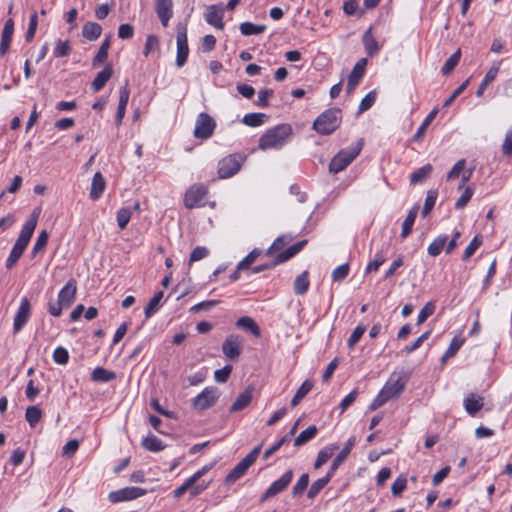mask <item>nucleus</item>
<instances>
[{"mask_svg": "<svg viewBox=\"0 0 512 512\" xmlns=\"http://www.w3.org/2000/svg\"><path fill=\"white\" fill-rule=\"evenodd\" d=\"M71 50H72L71 49V45H70V42L68 40L62 41V40L59 39L55 43L53 54L57 58L65 57V56H68L71 53Z\"/></svg>", "mask_w": 512, "mask_h": 512, "instance_id": "864d4df0", "label": "nucleus"}, {"mask_svg": "<svg viewBox=\"0 0 512 512\" xmlns=\"http://www.w3.org/2000/svg\"><path fill=\"white\" fill-rule=\"evenodd\" d=\"M208 190L206 186L202 184L192 185L185 193L184 205L188 209L200 206L204 198L206 197Z\"/></svg>", "mask_w": 512, "mask_h": 512, "instance_id": "ddd939ff", "label": "nucleus"}, {"mask_svg": "<svg viewBox=\"0 0 512 512\" xmlns=\"http://www.w3.org/2000/svg\"><path fill=\"white\" fill-rule=\"evenodd\" d=\"M252 392L253 388L251 387L245 389L231 405L230 412H238L246 408L252 400Z\"/></svg>", "mask_w": 512, "mask_h": 512, "instance_id": "bb28decb", "label": "nucleus"}, {"mask_svg": "<svg viewBox=\"0 0 512 512\" xmlns=\"http://www.w3.org/2000/svg\"><path fill=\"white\" fill-rule=\"evenodd\" d=\"M163 296V291H159L149 300L147 306L144 309L146 318H150L156 312Z\"/></svg>", "mask_w": 512, "mask_h": 512, "instance_id": "de8ad7c7", "label": "nucleus"}, {"mask_svg": "<svg viewBox=\"0 0 512 512\" xmlns=\"http://www.w3.org/2000/svg\"><path fill=\"white\" fill-rule=\"evenodd\" d=\"M362 41H363L365 50L370 57H373L374 55H376L379 52L380 46L372 34V28H369L364 33V35L362 37Z\"/></svg>", "mask_w": 512, "mask_h": 512, "instance_id": "cd10ccee", "label": "nucleus"}, {"mask_svg": "<svg viewBox=\"0 0 512 512\" xmlns=\"http://www.w3.org/2000/svg\"><path fill=\"white\" fill-rule=\"evenodd\" d=\"M215 127L214 119L209 114L202 112L196 119L194 136L197 139H209L213 135Z\"/></svg>", "mask_w": 512, "mask_h": 512, "instance_id": "1a4fd4ad", "label": "nucleus"}, {"mask_svg": "<svg viewBox=\"0 0 512 512\" xmlns=\"http://www.w3.org/2000/svg\"><path fill=\"white\" fill-rule=\"evenodd\" d=\"M465 166V159H460L459 161H457L456 164L452 167V169L447 173V180L450 181L458 178L464 171Z\"/></svg>", "mask_w": 512, "mask_h": 512, "instance_id": "69168bd1", "label": "nucleus"}, {"mask_svg": "<svg viewBox=\"0 0 512 512\" xmlns=\"http://www.w3.org/2000/svg\"><path fill=\"white\" fill-rule=\"evenodd\" d=\"M482 245V238L479 235H476L469 245L466 247L462 260L467 261L470 257L473 256V254L476 252V250Z\"/></svg>", "mask_w": 512, "mask_h": 512, "instance_id": "6e6d98bb", "label": "nucleus"}, {"mask_svg": "<svg viewBox=\"0 0 512 512\" xmlns=\"http://www.w3.org/2000/svg\"><path fill=\"white\" fill-rule=\"evenodd\" d=\"M309 484V475L307 473H304L300 476L296 484L293 486L292 489V496L298 497L301 496L304 491L307 489Z\"/></svg>", "mask_w": 512, "mask_h": 512, "instance_id": "603ef678", "label": "nucleus"}, {"mask_svg": "<svg viewBox=\"0 0 512 512\" xmlns=\"http://www.w3.org/2000/svg\"><path fill=\"white\" fill-rule=\"evenodd\" d=\"M415 219H416V212L410 211L402 223V232H401L402 238H405L410 234L413 224L415 222Z\"/></svg>", "mask_w": 512, "mask_h": 512, "instance_id": "e2e57ef3", "label": "nucleus"}, {"mask_svg": "<svg viewBox=\"0 0 512 512\" xmlns=\"http://www.w3.org/2000/svg\"><path fill=\"white\" fill-rule=\"evenodd\" d=\"M236 326L249 331L255 337H260V328L251 317L243 316L239 318L236 322Z\"/></svg>", "mask_w": 512, "mask_h": 512, "instance_id": "473e14b6", "label": "nucleus"}, {"mask_svg": "<svg viewBox=\"0 0 512 512\" xmlns=\"http://www.w3.org/2000/svg\"><path fill=\"white\" fill-rule=\"evenodd\" d=\"M437 197H438L437 190L431 189L427 192L424 206H423V209L421 212L423 217H426L433 210L436 200H437Z\"/></svg>", "mask_w": 512, "mask_h": 512, "instance_id": "49530a36", "label": "nucleus"}, {"mask_svg": "<svg viewBox=\"0 0 512 512\" xmlns=\"http://www.w3.org/2000/svg\"><path fill=\"white\" fill-rule=\"evenodd\" d=\"M408 380L409 374L405 371L393 372L386 381V401L398 398L403 392Z\"/></svg>", "mask_w": 512, "mask_h": 512, "instance_id": "6e6552de", "label": "nucleus"}, {"mask_svg": "<svg viewBox=\"0 0 512 512\" xmlns=\"http://www.w3.org/2000/svg\"><path fill=\"white\" fill-rule=\"evenodd\" d=\"M317 432L318 428L315 425H310L294 439V446L300 447L305 445L317 435Z\"/></svg>", "mask_w": 512, "mask_h": 512, "instance_id": "f704fd0d", "label": "nucleus"}, {"mask_svg": "<svg viewBox=\"0 0 512 512\" xmlns=\"http://www.w3.org/2000/svg\"><path fill=\"white\" fill-rule=\"evenodd\" d=\"M448 236L447 235H440L438 236L429 246H428V254L430 256L436 257L438 256L445 244L447 243Z\"/></svg>", "mask_w": 512, "mask_h": 512, "instance_id": "37998d69", "label": "nucleus"}, {"mask_svg": "<svg viewBox=\"0 0 512 512\" xmlns=\"http://www.w3.org/2000/svg\"><path fill=\"white\" fill-rule=\"evenodd\" d=\"M407 485V478L400 475L391 485V492L394 496H399L405 490Z\"/></svg>", "mask_w": 512, "mask_h": 512, "instance_id": "338daca9", "label": "nucleus"}, {"mask_svg": "<svg viewBox=\"0 0 512 512\" xmlns=\"http://www.w3.org/2000/svg\"><path fill=\"white\" fill-rule=\"evenodd\" d=\"M246 160V155L242 153L230 154L218 163V175L220 178L225 179L235 175L241 168Z\"/></svg>", "mask_w": 512, "mask_h": 512, "instance_id": "0eeeda50", "label": "nucleus"}, {"mask_svg": "<svg viewBox=\"0 0 512 512\" xmlns=\"http://www.w3.org/2000/svg\"><path fill=\"white\" fill-rule=\"evenodd\" d=\"M13 32H14V21H13V19L10 18L5 22V25H4V28L2 31L1 43H0L1 56H4L7 53V51L9 50V47H10V44L12 41Z\"/></svg>", "mask_w": 512, "mask_h": 512, "instance_id": "b1692460", "label": "nucleus"}, {"mask_svg": "<svg viewBox=\"0 0 512 512\" xmlns=\"http://www.w3.org/2000/svg\"><path fill=\"white\" fill-rule=\"evenodd\" d=\"M356 444V438L354 436L350 437L347 442L345 443V446L343 449L338 453V455L334 458L329 472L330 474H333L336 472V470L339 468V466L347 459L348 455L350 454L352 448Z\"/></svg>", "mask_w": 512, "mask_h": 512, "instance_id": "4be33fe9", "label": "nucleus"}, {"mask_svg": "<svg viewBox=\"0 0 512 512\" xmlns=\"http://www.w3.org/2000/svg\"><path fill=\"white\" fill-rule=\"evenodd\" d=\"M338 448V445L331 444L321 449L314 463V468H321L334 455L335 451L338 450Z\"/></svg>", "mask_w": 512, "mask_h": 512, "instance_id": "7c9ffc66", "label": "nucleus"}, {"mask_svg": "<svg viewBox=\"0 0 512 512\" xmlns=\"http://www.w3.org/2000/svg\"><path fill=\"white\" fill-rule=\"evenodd\" d=\"M106 187V181L103 175L100 172H96L93 176L91 189H90V198L92 200H97L101 197Z\"/></svg>", "mask_w": 512, "mask_h": 512, "instance_id": "393cba45", "label": "nucleus"}, {"mask_svg": "<svg viewBox=\"0 0 512 512\" xmlns=\"http://www.w3.org/2000/svg\"><path fill=\"white\" fill-rule=\"evenodd\" d=\"M473 194H474V189L470 186H467L465 188L464 192L462 193V195L457 199V201L455 203V209L461 210L464 207H466L468 202L471 200Z\"/></svg>", "mask_w": 512, "mask_h": 512, "instance_id": "052dcab7", "label": "nucleus"}, {"mask_svg": "<svg viewBox=\"0 0 512 512\" xmlns=\"http://www.w3.org/2000/svg\"><path fill=\"white\" fill-rule=\"evenodd\" d=\"M115 378V372L107 370L103 367H96L91 373V380L94 382H110Z\"/></svg>", "mask_w": 512, "mask_h": 512, "instance_id": "e433bc0d", "label": "nucleus"}, {"mask_svg": "<svg viewBox=\"0 0 512 512\" xmlns=\"http://www.w3.org/2000/svg\"><path fill=\"white\" fill-rule=\"evenodd\" d=\"M40 215V210L35 209L30 215L29 219L23 225L20 234L14 243L10 255L6 260V268L11 269L16 265L18 260L23 255L25 249L27 248L30 239L35 231L37 226L38 218Z\"/></svg>", "mask_w": 512, "mask_h": 512, "instance_id": "f257e3e1", "label": "nucleus"}, {"mask_svg": "<svg viewBox=\"0 0 512 512\" xmlns=\"http://www.w3.org/2000/svg\"><path fill=\"white\" fill-rule=\"evenodd\" d=\"M437 114V110H432L427 117L424 119L420 127L418 128L417 132L414 134L413 139L415 141H418L422 138V136L425 134L428 126L432 122V120L435 118Z\"/></svg>", "mask_w": 512, "mask_h": 512, "instance_id": "4d7b16f0", "label": "nucleus"}, {"mask_svg": "<svg viewBox=\"0 0 512 512\" xmlns=\"http://www.w3.org/2000/svg\"><path fill=\"white\" fill-rule=\"evenodd\" d=\"M261 250L254 248L246 257H244L237 265L238 270L248 269L255 260L260 256Z\"/></svg>", "mask_w": 512, "mask_h": 512, "instance_id": "3c124183", "label": "nucleus"}, {"mask_svg": "<svg viewBox=\"0 0 512 512\" xmlns=\"http://www.w3.org/2000/svg\"><path fill=\"white\" fill-rule=\"evenodd\" d=\"M102 33V27L96 22H86L82 28V36L88 41L97 40Z\"/></svg>", "mask_w": 512, "mask_h": 512, "instance_id": "c85d7f7f", "label": "nucleus"}, {"mask_svg": "<svg viewBox=\"0 0 512 512\" xmlns=\"http://www.w3.org/2000/svg\"><path fill=\"white\" fill-rule=\"evenodd\" d=\"M292 240V237L287 235H281L277 237L272 245L267 249L266 255L271 256L277 251H281L290 241Z\"/></svg>", "mask_w": 512, "mask_h": 512, "instance_id": "a18cd8bd", "label": "nucleus"}, {"mask_svg": "<svg viewBox=\"0 0 512 512\" xmlns=\"http://www.w3.org/2000/svg\"><path fill=\"white\" fill-rule=\"evenodd\" d=\"M173 2L172 0H155V11L158 18L161 21V24L164 27L168 26V22L172 17L173 11Z\"/></svg>", "mask_w": 512, "mask_h": 512, "instance_id": "6ab92c4d", "label": "nucleus"}, {"mask_svg": "<svg viewBox=\"0 0 512 512\" xmlns=\"http://www.w3.org/2000/svg\"><path fill=\"white\" fill-rule=\"evenodd\" d=\"M433 171V167L431 164H426L417 170H415L413 173L410 174L409 180L410 184L416 185L419 183L424 182L426 179H428Z\"/></svg>", "mask_w": 512, "mask_h": 512, "instance_id": "c756f323", "label": "nucleus"}, {"mask_svg": "<svg viewBox=\"0 0 512 512\" xmlns=\"http://www.w3.org/2000/svg\"><path fill=\"white\" fill-rule=\"evenodd\" d=\"M130 90L128 87V83L119 89V103L117 108V113L115 117L116 126H120L122 124L123 118L126 113V107L129 101Z\"/></svg>", "mask_w": 512, "mask_h": 512, "instance_id": "aec40b11", "label": "nucleus"}, {"mask_svg": "<svg viewBox=\"0 0 512 512\" xmlns=\"http://www.w3.org/2000/svg\"><path fill=\"white\" fill-rule=\"evenodd\" d=\"M377 97L376 91H370L360 102L359 105V113H362L368 109H370Z\"/></svg>", "mask_w": 512, "mask_h": 512, "instance_id": "774afa93", "label": "nucleus"}, {"mask_svg": "<svg viewBox=\"0 0 512 512\" xmlns=\"http://www.w3.org/2000/svg\"><path fill=\"white\" fill-rule=\"evenodd\" d=\"M113 68L111 64H107L102 71H100L92 82V88L95 92L100 91L112 77Z\"/></svg>", "mask_w": 512, "mask_h": 512, "instance_id": "a878e982", "label": "nucleus"}, {"mask_svg": "<svg viewBox=\"0 0 512 512\" xmlns=\"http://www.w3.org/2000/svg\"><path fill=\"white\" fill-rule=\"evenodd\" d=\"M461 59V50L458 49L456 52H454L444 63V65L441 68V73L444 76L449 75L452 73V71L455 69V67L458 65L459 61Z\"/></svg>", "mask_w": 512, "mask_h": 512, "instance_id": "79ce46f5", "label": "nucleus"}, {"mask_svg": "<svg viewBox=\"0 0 512 512\" xmlns=\"http://www.w3.org/2000/svg\"><path fill=\"white\" fill-rule=\"evenodd\" d=\"M76 280L70 279L66 285L60 290L58 301L66 308L69 307L75 300L76 296Z\"/></svg>", "mask_w": 512, "mask_h": 512, "instance_id": "412c9836", "label": "nucleus"}, {"mask_svg": "<svg viewBox=\"0 0 512 512\" xmlns=\"http://www.w3.org/2000/svg\"><path fill=\"white\" fill-rule=\"evenodd\" d=\"M341 119L342 111L340 109H327L316 118L313 129L321 135H330L340 126Z\"/></svg>", "mask_w": 512, "mask_h": 512, "instance_id": "7ed1b4c3", "label": "nucleus"}, {"mask_svg": "<svg viewBox=\"0 0 512 512\" xmlns=\"http://www.w3.org/2000/svg\"><path fill=\"white\" fill-rule=\"evenodd\" d=\"M204 17L209 25L219 30L224 29V8L221 4L208 6Z\"/></svg>", "mask_w": 512, "mask_h": 512, "instance_id": "f3484780", "label": "nucleus"}, {"mask_svg": "<svg viewBox=\"0 0 512 512\" xmlns=\"http://www.w3.org/2000/svg\"><path fill=\"white\" fill-rule=\"evenodd\" d=\"M308 275V271H303L296 277L293 284L295 294L304 295L308 291L310 286Z\"/></svg>", "mask_w": 512, "mask_h": 512, "instance_id": "c9c22d12", "label": "nucleus"}, {"mask_svg": "<svg viewBox=\"0 0 512 512\" xmlns=\"http://www.w3.org/2000/svg\"><path fill=\"white\" fill-rule=\"evenodd\" d=\"M463 405L470 416H475L483 408L484 398L475 393H470L465 397Z\"/></svg>", "mask_w": 512, "mask_h": 512, "instance_id": "5701e85b", "label": "nucleus"}, {"mask_svg": "<svg viewBox=\"0 0 512 512\" xmlns=\"http://www.w3.org/2000/svg\"><path fill=\"white\" fill-rule=\"evenodd\" d=\"M218 398L219 392L216 387H206L193 399V407L199 411L209 409L215 405Z\"/></svg>", "mask_w": 512, "mask_h": 512, "instance_id": "f8f14e48", "label": "nucleus"}, {"mask_svg": "<svg viewBox=\"0 0 512 512\" xmlns=\"http://www.w3.org/2000/svg\"><path fill=\"white\" fill-rule=\"evenodd\" d=\"M463 343H464L463 338L454 337L452 339V341L450 342L448 349L444 353V355L442 357V361L445 362L447 359L454 357L457 354V352L459 351V349L461 348V346L463 345Z\"/></svg>", "mask_w": 512, "mask_h": 512, "instance_id": "09e8293b", "label": "nucleus"}, {"mask_svg": "<svg viewBox=\"0 0 512 512\" xmlns=\"http://www.w3.org/2000/svg\"><path fill=\"white\" fill-rule=\"evenodd\" d=\"M53 360L55 363L65 365L69 361V353L64 347H57L53 352Z\"/></svg>", "mask_w": 512, "mask_h": 512, "instance_id": "0e129e2a", "label": "nucleus"}, {"mask_svg": "<svg viewBox=\"0 0 512 512\" xmlns=\"http://www.w3.org/2000/svg\"><path fill=\"white\" fill-rule=\"evenodd\" d=\"M132 216L131 208L124 207L117 212V224L121 230H124Z\"/></svg>", "mask_w": 512, "mask_h": 512, "instance_id": "5fc2aeb1", "label": "nucleus"}, {"mask_svg": "<svg viewBox=\"0 0 512 512\" xmlns=\"http://www.w3.org/2000/svg\"><path fill=\"white\" fill-rule=\"evenodd\" d=\"M343 11L346 15L351 16L358 12L359 16L364 14V10L359 9L358 0H347L343 4Z\"/></svg>", "mask_w": 512, "mask_h": 512, "instance_id": "680f3d73", "label": "nucleus"}, {"mask_svg": "<svg viewBox=\"0 0 512 512\" xmlns=\"http://www.w3.org/2000/svg\"><path fill=\"white\" fill-rule=\"evenodd\" d=\"M435 309L436 305L434 302H427L418 314L417 325L424 323L434 313Z\"/></svg>", "mask_w": 512, "mask_h": 512, "instance_id": "13d9d810", "label": "nucleus"}, {"mask_svg": "<svg viewBox=\"0 0 512 512\" xmlns=\"http://www.w3.org/2000/svg\"><path fill=\"white\" fill-rule=\"evenodd\" d=\"M332 477L333 474H330L328 471L324 477L314 481L308 490L307 497L309 499L315 498L320 493V491L330 482Z\"/></svg>", "mask_w": 512, "mask_h": 512, "instance_id": "2f4dec72", "label": "nucleus"}, {"mask_svg": "<svg viewBox=\"0 0 512 512\" xmlns=\"http://www.w3.org/2000/svg\"><path fill=\"white\" fill-rule=\"evenodd\" d=\"M110 40H111V35L106 37L104 39V41L102 42L97 54L95 55V57L93 58V61H92V65L94 67L98 66L99 64H101L107 60L108 50L110 48Z\"/></svg>", "mask_w": 512, "mask_h": 512, "instance_id": "58836bf2", "label": "nucleus"}, {"mask_svg": "<svg viewBox=\"0 0 512 512\" xmlns=\"http://www.w3.org/2000/svg\"><path fill=\"white\" fill-rule=\"evenodd\" d=\"M292 127L289 124H279L267 130L259 139V149H280L292 135Z\"/></svg>", "mask_w": 512, "mask_h": 512, "instance_id": "f03ea898", "label": "nucleus"}, {"mask_svg": "<svg viewBox=\"0 0 512 512\" xmlns=\"http://www.w3.org/2000/svg\"><path fill=\"white\" fill-rule=\"evenodd\" d=\"M499 72V66H492L486 73L484 79L481 81L477 91L476 96L481 97L486 90V88L495 80L497 74Z\"/></svg>", "mask_w": 512, "mask_h": 512, "instance_id": "72a5a7b5", "label": "nucleus"}, {"mask_svg": "<svg viewBox=\"0 0 512 512\" xmlns=\"http://www.w3.org/2000/svg\"><path fill=\"white\" fill-rule=\"evenodd\" d=\"M293 478V471H286L279 479L274 481L260 497V503L282 493L287 489Z\"/></svg>", "mask_w": 512, "mask_h": 512, "instance_id": "9b49d317", "label": "nucleus"}, {"mask_svg": "<svg viewBox=\"0 0 512 512\" xmlns=\"http://www.w3.org/2000/svg\"><path fill=\"white\" fill-rule=\"evenodd\" d=\"M222 352L230 360H237L242 352L241 339L238 335L230 334L222 343Z\"/></svg>", "mask_w": 512, "mask_h": 512, "instance_id": "dca6fc26", "label": "nucleus"}, {"mask_svg": "<svg viewBox=\"0 0 512 512\" xmlns=\"http://www.w3.org/2000/svg\"><path fill=\"white\" fill-rule=\"evenodd\" d=\"M177 56L176 65L178 67L184 66L189 55V47L187 42V25L179 23L177 25Z\"/></svg>", "mask_w": 512, "mask_h": 512, "instance_id": "9d476101", "label": "nucleus"}, {"mask_svg": "<svg viewBox=\"0 0 512 512\" xmlns=\"http://www.w3.org/2000/svg\"><path fill=\"white\" fill-rule=\"evenodd\" d=\"M48 239H49V234L46 230H42L35 243H34V246H33V249H32V252H31V255L32 257H35L38 253L40 252H43L47 246V243H48Z\"/></svg>", "mask_w": 512, "mask_h": 512, "instance_id": "c03bdc74", "label": "nucleus"}, {"mask_svg": "<svg viewBox=\"0 0 512 512\" xmlns=\"http://www.w3.org/2000/svg\"><path fill=\"white\" fill-rule=\"evenodd\" d=\"M240 32L244 36L261 34L266 30L265 25H256L252 22H243L239 26Z\"/></svg>", "mask_w": 512, "mask_h": 512, "instance_id": "a19ab883", "label": "nucleus"}, {"mask_svg": "<svg viewBox=\"0 0 512 512\" xmlns=\"http://www.w3.org/2000/svg\"><path fill=\"white\" fill-rule=\"evenodd\" d=\"M146 494V490L140 487H126L118 491L110 492L108 498L112 503L130 501Z\"/></svg>", "mask_w": 512, "mask_h": 512, "instance_id": "4468645a", "label": "nucleus"}, {"mask_svg": "<svg viewBox=\"0 0 512 512\" xmlns=\"http://www.w3.org/2000/svg\"><path fill=\"white\" fill-rule=\"evenodd\" d=\"M141 445L145 450L150 452H159L165 448L163 442L154 435L143 438Z\"/></svg>", "mask_w": 512, "mask_h": 512, "instance_id": "4c0bfd02", "label": "nucleus"}, {"mask_svg": "<svg viewBox=\"0 0 512 512\" xmlns=\"http://www.w3.org/2000/svg\"><path fill=\"white\" fill-rule=\"evenodd\" d=\"M42 411L37 406H29L26 409L25 418L31 427H34L41 419Z\"/></svg>", "mask_w": 512, "mask_h": 512, "instance_id": "8fccbe9b", "label": "nucleus"}, {"mask_svg": "<svg viewBox=\"0 0 512 512\" xmlns=\"http://www.w3.org/2000/svg\"><path fill=\"white\" fill-rule=\"evenodd\" d=\"M430 335H431V331H426L421 336H419L412 344L406 345L402 351L406 355L411 354L412 352L419 349L422 346V344L424 343V341H426L430 337Z\"/></svg>", "mask_w": 512, "mask_h": 512, "instance_id": "bf43d9fd", "label": "nucleus"}, {"mask_svg": "<svg viewBox=\"0 0 512 512\" xmlns=\"http://www.w3.org/2000/svg\"><path fill=\"white\" fill-rule=\"evenodd\" d=\"M267 119L268 116L264 113H248L244 115L242 123L249 127H258L261 126Z\"/></svg>", "mask_w": 512, "mask_h": 512, "instance_id": "ea45409f", "label": "nucleus"}, {"mask_svg": "<svg viewBox=\"0 0 512 512\" xmlns=\"http://www.w3.org/2000/svg\"><path fill=\"white\" fill-rule=\"evenodd\" d=\"M262 444L256 446L249 454H247L226 476L225 482L232 484L239 480L247 470L255 463L260 454Z\"/></svg>", "mask_w": 512, "mask_h": 512, "instance_id": "423d86ee", "label": "nucleus"}, {"mask_svg": "<svg viewBox=\"0 0 512 512\" xmlns=\"http://www.w3.org/2000/svg\"><path fill=\"white\" fill-rule=\"evenodd\" d=\"M31 316V304L27 297L21 299L20 306L15 314L13 331L14 333L20 332Z\"/></svg>", "mask_w": 512, "mask_h": 512, "instance_id": "2eb2a0df", "label": "nucleus"}, {"mask_svg": "<svg viewBox=\"0 0 512 512\" xmlns=\"http://www.w3.org/2000/svg\"><path fill=\"white\" fill-rule=\"evenodd\" d=\"M362 141H358L354 146L342 149L331 160L329 172L337 174L347 168V166L360 154Z\"/></svg>", "mask_w": 512, "mask_h": 512, "instance_id": "20e7f679", "label": "nucleus"}, {"mask_svg": "<svg viewBox=\"0 0 512 512\" xmlns=\"http://www.w3.org/2000/svg\"><path fill=\"white\" fill-rule=\"evenodd\" d=\"M306 244H307V240H302V241H299V242L291 245L284 251H281L272 261L265 263V264L255 266L252 269V272L255 274L260 273L264 270L272 269L275 266H277L278 264L288 261L289 259L294 257L296 254H298L305 247Z\"/></svg>", "mask_w": 512, "mask_h": 512, "instance_id": "39448f33", "label": "nucleus"}, {"mask_svg": "<svg viewBox=\"0 0 512 512\" xmlns=\"http://www.w3.org/2000/svg\"><path fill=\"white\" fill-rule=\"evenodd\" d=\"M367 59L361 58L353 67L350 75L348 76L346 91L348 94L352 93L359 84L360 80L365 74Z\"/></svg>", "mask_w": 512, "mask_h": 512, "instance_id": "a211bd4d", "label": "nucleus"}]
</instances>
